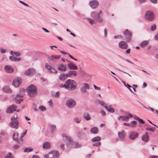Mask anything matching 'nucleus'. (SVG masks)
I'll use <instances>...</instances> for the list:
<instances>
[{
  "label": "nucleus",
  "mask_w": 158,
  "mask_h": 158,
  "mask_svg": "<svg viewBox=\"0 0 158 158\" xmlns=\"http://www.w3.org/2000/svg\"><path fill=\"white\" fill-rule=\"evenodd\" d=\"M77 84L73 80L69 79L67 80L64 84H60L59 86L60 88H64L69 91H73L76 89Z\"/></svg>",
  "instance_id": "1"
},
{
  "label": "nucleus",
  "mask_w": 158,
  "mask_h": 158,
  "mask_svg": "<svg viewBox=\"0 0 158 158\" xmlns=\"http://www.w3.org/2000/svg\"><path fill=\"white\" fill-rule=\"evenodd\" d=\"M27 94L30 97H35L37 93V88L33 85H29L26 89Z\"/></svg>",
  "instance_id": "2"
},
{
  "label": "nucleus",
  "mask_w": 158,
  "mask_h": 158,
  "mask_svg": "<svg viewBox=\"0 0 158 158\" xmlns=\"http://www.w3.org/2000/svg\"><path fill=\"white\" fill-rule=\"evenodd\" d=\"M59 153L58 151L52 150L48 153L47 155L44 156V158H58Z\"/></svg>",
  "instance_id": "3"
},
{
  "label": "nucleus",
  "mask_w": 158,
  "mask_h": 158,
  "mask_svg": "<svg viewBox=\"0 0 158 158\" xmlns=\"http://www.w3.org/2000/svg\"><path fill=\"white\" fill-rule=\"evenodd\" d=\"M25 92V90L24 89H20V94H17L16 95V96L15 97V102L19 104L20 102L23 101V99L22 98L18 99V98H20L21 97H23L24 95V93Z\"/></svg>",
  "instance_id": "4"
},
{
  "label": "nucleus",
  "mask_w": 158,
  "mask_h": 158,
  "mask_svg": "<svg viewBox=\"0 0 158 158\" xmlns=\"http://www.w3.org/2000/svg\"><path fill=\"white\" fill-rule=\"evenodd\" d=\"M76 105L75 101L72 98L67 100L66 102V105L69 108H73Z\"/></svg>",
  "instance_id": "5"
},
{
  "label": "nucleus",
  "mask_w": 158,
  "mask_h": 158,
  "mask_svg": "<svg viewBox=\"0 0 158 158\" xmlns=\"http://www.w3.org/2000/svg\"><path fill=\"white\" fill-rule=\"evenodd\" d=\"M63 140L65 142L67 146L68 147H70L73 143L72 140L69 137H68L65 134L62 135Z\"/></svg>",
  "instance_id": "6"
},
{
  "label": "nucleus",
  "mask_w": 158,
  "mask_h": 158,
  "mask_svg": "<svg viewBox=\"0 0 158 158\" xmlns=\"http://www.w3.org/2000/svg\"><path fill=\"white\" fill-rule=\"evenodd\" d=\"M145 17L147 20L152 21L154 18V15L151 11H148L145 13Z\"/></svg>",
  "instance_id": "7"
},
{
  "label": "nucleus",
  "mask_w": 158,
  "mask_h": 158,
  "mask_svg": "<svg viewBox=\"0 0 158 158\" xmlns=\"http://www.w3.org/2000/svg\"><path fill=\"white\" fill-rule=\"evenodd\" d=\"M17 108V106L15 105H12L10 106L6 110V112L7 113H11L16 111Z\"/></svg>",
  "instance_id": "8"
},
{
  "label": "nucleus",
  "mask_w": 158,
  "mask_h": 158,
  "mask_svg": "<svg viewBox=\"0 0 158 158\" xmlns=\"http://www.w3.org/2000/svg\"><path fill=\"white\" fill-rule=\"evenodd\" d=\"M35 73V70L32 68H29L24 73V74L26 76H32Z\"/></svg>",
  "instance_id": "9"
},
{
  "label": "nucleus",
  "mask_w": 158,
  "mask_h": 158,
  "mask_svg": "<svg viewBox=\"0 0 158 158\" xmlns=\"http://www.w3.org/2000/svg\"><path fill=\"white\" fill-rule=\"evenodd\" d=\"M22 82V79L20 77H17L15 78L13 81V85L15 87L19 86Z\"/></svg>",
  "instance_id": "10"
},
{
  "label": "nucleus",
  "mask_w": 158,
  "mask_h": 158,
  "mask_svg": "<svg viewBox=\"0 0 158 158\" xmlns=\"http://www.w3.org/2000/svg\"><path fill=\"white\" fill-rule=\"evenodd\" d=\"M89 5L91 8L94 9L98 7L99 2L97 0H93L89 2Z\"/></svg>",
  "instance_id": "11"
},
{
  "label": "nucleus",
  "mask_w": 158,
  "mask_h": 158,
  "mask_svg": "<svg viewBox=\"0 0 158 158\" xmlns=\"http://www.w3.org/2000/svg\"><path fill=\"white\" fill-rule=\"evenodd\" d=\"M123 34L127 39V41L129 42L132 36L131 33L127 29H126L125 31L124 32Z\"/></svg>",
  "instance_id": "12"
},
{
  "label": "nucleus",
  "mask_w": 158,
  "mask_h": 158,
  "mask_svg": "<svg viewBox=\"0 0 158 158\" xmlns=\"http://www.w3.org/2000/svg\"><path fill=\"white\" fill-rule=\"evenodd\" d=\"M19 124V121L17 120L12 121L9 123V125L12 128L16 129L18 128Z\"/></svg>",
  "instance_id": "13"
},
{
  "label": "nucleus",
  "mask_w": 158,
  "mask_h": 158,
  "mask_svg": "<svg viewBox=\"0 0 158 158\" xmlns=\"http://www.w3.org/2000/svg\"><path fill=\"white\" fill-rule=\"evenodd\" d=\"M45 68L48 69V72L50 73H57L58 71L57 70H55V69L52 67L47 63L45 64Z\"/></svg>",
  "instance_id": "14"
},
{
  "label": "nucleus",
  "mask_w": 158,
  "mask_h": 158,
  "mask_svg": "<svg viewBox=\"0 0 158 158\" xmlns=\"http://www.w3.org/2000/svg\"><path fill=\"white\" fill-rule=\"evenodd\" d=\"M89 89V85L86 83H84L83 84L82 86L80 88V90L83 93L86 92L87 89Z\"/></svg>",
  "instance_id": "15"
},
{
  "label": "nucleus",
  "mask_w": 158,
  "mask_h": 158,
  "mask_svg": "<svg viewBox=\"0 0 158 158\" xmlns=\"http://www.w3.org/2000/svg\"><path fill=\"white\" fill-rule=\"evenodd\" d=\"M138 134L136 131H132L131 132L129 135L130 139L134 140L138 138Z\"/></svg>",
  "instance_id": "16"
},
{
  "label": "nucleus",
  "mask_w": 158,
  "mask_h": 158,
  "mask_svg": "<svg viewBox=\"0 0 158 158\" xmlns=\"http://www.w3.org/2000/svg\"><path fill=\"white\" fill-rule=\"evenodd\" d=\"M118 45L120 48L122 49H126L127 48V44L126 42L124 41H122L120 42Z\"/></svg>",
  "instance_id": "17"
},
{
  "label": "nucleus",
  "mask_w": 158,
  "mask_h": 158,
  "mask_svg": "<svg viewBox=\"0 0 158 158\" xmlns=\"http://www.w3.org/2000/svg\"><path fill=\"white\" fill-rule=\"evenodd\" d=\"M68 77H69L68 73L65 74L64 73L60 74L59 77L60 80L61 81L66 80Z\"/></svg>",
  "instance_id": "18"
},
{
  "label": "nucleus",
  "mask_w": 158,
  "mask_h": 158,
  "mask_svg": "<svg viewBox=\"0 0 158 158\" xmlns=\"http://www.w3.org/2000/svg\"><path fill=\"white\" fill-rule=\"evenodd\" d=\"M4 69L8 73H12L14 71L13 68L8 65H6L4 67Z\"/></svg>",
  "instance_id": "19"
},
{
  "label": "nucleus",
  "mask_w": 158,
  "mask_h": 158,
  "mask_svg": "<svg viewBox=\"0 0 158 158\" xmlns=\"http://www.w3.org/2000/svg\"><path fill=\"white\" fill-rule=\"evenodd\" d=\"M142 140L145 142H147L149 140V136L147 132L143 135L142 137Z\"/></svg>",
  "instance_id": "20"
},
{
  "label": "nucleus",
  "mask_w": 158,
  "mask_h": 158,
  "mask_svg": "<svg viewBox=\"0 0 158 158\" xmlns=\"http://www.w3.org/2000/svg\"><path fill=\"white\" fill-rule=\"evenodd\" d=\"M51 143L48 141L44 143L43 144V148L44 149H48L51 147Z\"/></svg>",
  "instance_id": "21"
},
{
  "label": "nucleus",
  "mask_w": 158,
  "mask_h": 158,
  "mask_svg": "<svg viewBox=\"0 0 158 158\" xmlns=\"http://www.w3.org/2000/svg\"><path fill=\"white\" fill-rule=\"evenodd\" d=\"M2 90L3 92L6 93H11L12 90L8 86H4L2 89Z\"/></svg>",
  "instance_id": "22"
},
{
  "label": "nucleus",
  "mask_w": 158,
  "mask_h": 158,
  "mask_svg": "<svg viewBox=\"0 0 158 158\" xmlns=\"http://www.w3.org/2000/svg\"><path fill=\"white\" fill-rule=\"evenodd\" d=\"M67 73L69 77H70L73 76H76L78 74L77 72L74 70L70 71Z\"/></svg>",
  "instance_id": "23"
},
{
  "label": "nucleus",
  "mask_w": 158,
  "mask_h": 158,
  "mask_svg": "<svg viewBox=\"0 0 158 158\" xmlns=\"http://www.w3.org/2000/svg\"><path fill=\"white\" fill-rule=\"evenodd\" d=\"M118 135L119 138L121 140L124 139L126 136V134L124 131H123L121 132H118Z\"/></svg>",
  "instance_id": "24"
},
{
  "label": "nucleus",
  "mask_w": 158,
  "mask_h": 158,
  "mask_svg": "<svg viewBox=\"0 0 158 158\" xmlns=\"http://www.w3.org/2000/svg\"><path fill=\"white\" fill-rule=\"evenodd\" d=\"M84 118L86 120H89L91 119V118L89 114L87 112H85L83 114Z\"/></svg>",
  "instance_id": "25"
},
{
  "label": "nucleus",
  "mask_w": 158,
  "mask_h": 158,
  "mask_svg": "<svg viewBox=\"0 0 158 158\" xmlns=\"http://www.w3.org/2000/svg\"><path fill=\"white\" fill-rule=\"evenodd\" d=\"M104 107L108 112H110L113 113L115 112L114 109L111 105L109 106L108 107L107 106H104Z\"/></svg>",
  "instance_id": "26"
},
{
  "label": "nucleus",
  "mask_w": 158,
  "mask_h": 158,
  "mask_svg": "<svg viewBox=\"0 0 158 158\" xmlns=\"http://www.w3.org/2000/svg\"><path fill=\"white\" fill-rule=\"evenodd\" d=\"M66 65L64 64H61L58 67V69L61 71H65L66 70Z\"/></svg>",
  "instance_id": "27"
},
{
  "label": "nucleus",
  "mask_w": 158,
  "mask_h": 158,
  "mask_svg": "<svg viewBox=\"0 0 158 158\" xmlns=\"http://www.w3.org/2000/svg\"><path fill=\"white\" fill-rule=\"evenodd\" d=\"M68 66L69 68L71 70H76L78 69L77 67V66L72 63L68 64Z\"/></svg>",
  "instance_id": "28"
},
{
  "label": "nucleus",
  "mask_w": 158,
  "mask_h": 158,
  "mask_svg": "<svg viewBox=\"0 0 158 158\" xmlns=\"http://www.w3.org/2000/svg\"><path fill=\"white\" fill-rule=\"evenodd\" d=\"M60 57V55H58L55 56L54 55H52L49 56L48 59L50 60H53L55 59H59Z\"/></svg>",
  "instance_id": "29"
},
{
  "label": "nucleus",
  "mask_w": 158,
  "mask_h": 158,
  "mask_svg": "<svg viewBox=\"0 0 158 158\" xmlns=\"http://www.w3.org/2000/svg\"><path fill=\"white\" fill-rule=\"evenodd\" d=\"M10 60L13 61L17 62L21 60V58H16L13 56H10L9 57Z\"/></svg>",
  "instance_id": "30"
},
{
  "label": "nucleus",
  "mask_w": 158,
  "mask_h": 158,
  "mask_svg": "<svg viewBox=\"0 0 158 158\" xmlns=\"http://www.w3.org/2000/svg\"><path fill=\"white\" fill-rule=\"evenodd\" d=\"M90 132L93 134H97L98 132V130L97 128L94 127L91 128Z\"/></svg>",
  "instance_id": "31"
},
{
  "label": "nucleus",
  "mask_w": 158,
  "mask_h": 158,
  "mask_svg": "<svg viewBox=\"0 0 158 158\" xmlns=\"http://www.w3.org/2000/svg\"><path fill=\"white\" fill-rule=\"evenodd\" d=\"M91 17L94 18L95 19H96L97 18V17H98V13L95 12V11H94L92 12L91 13Z\"/></svg>",
  "instance_id": "32"
},
{
  "label": "nucleus",
  "mask_w": 158,
  "mask_h": 158,
  "mask_svg": "<svg viewBox=\"0 0 158 158\" xmlns=\"http://www.w3.org/2000/svg\"><path fill=\"white\" fill-rule=\"evenodd\" d=\"M148 44V42L147 40L143 41L140 44V46L141 47L144 48L146 47Z\"/></svg>",
  "instance_id": "33"
},
{
  "label": "nucleus",
  "mask_w": 158,
  "mask_h": 158,
  "mask_svg": "<svg viewBox=\"0 0 158 158\" xmlns=\"http://www.w3.org/2000/svg\"><path fill=\"white\" fill-rule=\"evenodd\" d=\"M77 136L79 139H83L84 138L85 135L84 133L79 132L77 134Z\"/></svg>",
  "instance_id": "34"
},
{
  "label": "nucleus",
  "mask_w": 158,
  "mask_h": 158,
  "mask_svg": "<svg viewBox=\"0 0 158 158\" xmlns=\"http://www.w3.org/2000/svg\"><path fill=\"white\" fill-rule=\"evenodd\" d=\"M137 124V122L136 121H133L129 123V127H135Z\"/></svg>",
  "instance_id": "35"
},
{
  "label": "nucleus",
  "mask_w": 158,
  "mask_h": 158,
  "mask_svg": "<svg viewBox=\"0 0 158 158\" xmlns=\"http://www.w3.org/2000/svg\"><path fill=\"white\" fill-rule=\"evenodd\" d=\"M86 19L91 25H93L95 23V21L94 19H91L90 18H87Z\"/></svg>",
  "instance_id": "36"
},
{
  "label": "nucleus",
  "mask_w": 158,
  "mask_h": 158,
  "mask_svg": "<svg viewBox=\"0 0 158 158\" xmlns=\"http://www.w3.org/2000/svg\"><path fill=\"white\" fill-rule=\"evenodd\" d=\"M101 140V138L99 136H96L94 137L92 139V141L93 142H97L100 141Z\"/></svg>",
  "instance_id": "37"
},
{
  "label": "nucleus",
  "mask_w": 158,
  "mask_h": 158,
  "mask_svg": "<svg viewBox=\"0 0 158 158\" xmlns=\"http://www.w3.org/2000/svg\"><path fill=\"white\" fill-rule=\"evenodd\" d=\"M19 135L18 133H15L14 134L13 136V139L15 141L18 140V137Z\"/></svg>",
  "instance_id": "38"
},
{
  "label": "nucleus",
  "mask_w": 158,
  "mask_h": 158,
  "mask_svg": "<svg viewBox=\"0 0 158 158\" xmlns=\"http://www.w3.org/2000/svg\"><path fill=\"white\" fill-rule=\"evenodd\" d=\"M10 54L12 56L15 55L16 56H19L21 55V53L19 52H13L11 51L10 52Z\"/></svg>",
  "instance_id": "39"
},
{
  "label": "nucleus",
  "mask_w": 158,
  "mask_h": 158,
  "mask_svg": "<svg viewBox=\"0 0 158 158\" xmlns=\"http://www.w3.org/2000/svg\"><path fill=\"white\" fill-rule=\"evenodd\" d=\"M50 127L51 128V132L53 133L54 130H55V129L56 128V125H55L52 124V125H50Z\"/></svg>",
  "instance_id": "40"
},
{
  "label": "nucleus",
  "mask_w": 158,
  "mask_h": 158,
  "mask_svg": "<svg viewBox=\"0 0 158 158\" xmlns=\"http://www.w3.org/2000/svg\"><path fill=\"white\" fill-rule=\"evenodd\" d=\"M97 102L101 105V106H103L104 107V106H104V105L105 104V102L102 100H100L98 99L97 100Z\"/></svg>",
  "instance_id": "41"
},
{
  "label": "nucleus",
  "mask_w": 158,
  "mask_h": 158,
  "mask_svg": "<svg viewBox=\"0 0 158 158\" xmlns=\"http://www.w3.org/2000/svg\"><path fill=\"white\" fill-rule=\"evenodd\" d=\"M96 20L100 23L102 22L103 21V18L100 16L98 17Z\"/></svg>",
  "instance_id": "42"
},
{
  "label": "nucleus",
  "mask_w": 158,
  "mask_h": 158,
  "mask_svg": "<svg viewBox=\"0 0 158 158\" xmlns=\"http://www.w3.org/2000/svg\"><path fill=\"white\" fill-rule=\"evenodd\" d=\"M73 119L74 121L77 123H80L81 121V120L80 118L76 117L74 118Z\"/></svg>",
  "instance_id": "43"
},
{
  "label": "nucleus",
  "mask_w": 158,
  "mask_h": 158,
  "mask_svg": "<svg viewBox=\"0 0 158 158\" xmlns=\"http://www.w3.org/2000/svg\"><path fill=\"white\" fill-rule=\"evenodd\" d=\"M156 28V24H154L152 25L150 29L152 31H155Z\"/></svg>",
  "instance_id": "44"
},
{
  "label": "nucleus",
  "mask_w": 158,
  "mask_h": 158,
  "mask_svg": "<svg viewBox=\"0 0 158 158\" xmlns=\"http://www.w3.org/2000/svg\"><path fill=\"white\" fill-rule=\"evenodd\" d=\"M33 150V149L31 148H26L24 149V152H28L31 151Z\"/></svg>",
  "instance_id": "45"
},
{
  "label": "nucleus",
  "mask_w": 158,
  "mask_h": 158,
  "mask_svg": "<svg viewBox=\"0 0 158 158\" xmlns=\"http://www.w3.org/2000/svg\"><path fill=\"white\" fill-rule=\"evenodd\" d=\"M124 85L125 86H126L133 93L131 89V88H132V87L130 85L128 84H126L125 83H124Z\"/></svg>",
  "instance_id": "46"
},
{
  "label": "nucleus",
  "mask_w": 158,
  "mask_h": 158,
  "mask_svg": "<svg viewBox=\"0 0 158 158\" xmlns=\"http://www.w3.org/2000/svg\"><path fill=\"white\" fill-rule=\"evenodd\" d=\"M12 155V154L11 153L9 152L5 158H14Z\"/></svg>",
  "instance_id": "47"
},
{
  "label": "nucleus",
  "mask_w": 158,
  "mask_h": 158,
  "mask_svg": "<svg viewBox=\"0 0 158 158\" xmlns=\"http://www.w3.org/2000/svg\"><path fill=\"white\" fill-rule=\"evenodd\" d=\"M39 109L41 111H44L46 110L45 107L42 106H39Z\"/></svg>",
  "instance_id": "48"
},
{
  "label": "nucleus",
  "mask_w": 158,
  "mask_h": 158,
  "mask_svg": "<svg viewBox=\"0 0 158 158\" xmlns=\"http://www.w3.org/2000/svg\"><path fill=\"white\" fill-rule=\"evenodd\" d=\"M128 119V118L127 116H122V120H123L127 121Z\"/></svg>",
  "instance_id": "49"
},
{
  "label": "nucleus",
  "mask_w": 158,
  "mask_h": 158,
  "mask_svg": "<svg viewBox=\"0 0 158 158\" xmlns=\"http://www.w3.org/2000/svg\"><path fill=\"white\" fill-rule=\"evenodd\" d=\"M101 144V143L100 142L94 143L93 144V146H94L98 147Z\"/></svg>",
  "instance_id": "50"
},
{
  "label": "nucleus",
  "mask_w": 158,
  "mask_h": 158,
  "mask_svg": "<svg viewBox=\"0 0 158 158\" xmlns=\"http://www.w3.org/2000/svg\"><path fill=\"white\" fill-rule=\"evenodd\" d=\"M48 104L50 107H53L52 102L51 100H50L48 101Z\"/></svg>",
  "instance_id": "51"
},
{
  "label": "nucleus",
  "mask_w": 158,
  "mask_h": 158,
  "mask_svg": "<svg viewBox=\"0 0 158 158\" xmlns=\"http://www.w3.org/2000/svg\"><path fill=\"white\" fill-rule=\"evenodd\" d=\"M19 2L20 3H21L22 4H23V5H24V6H27V7H29V6L26 3H25L24 2H23L22 1H20V0H19Z\"/></svg>",
  "instance_id": "52"
},
{
  "label": "nucleus",
  "mask_w": 158,
  "mask_h": 158,
  "mask_svg": "<svg viewBox=\"0 0 158 158\" xmlns=\"http://www.w3.org/2000/svg\"><path fill=\"white\" fill-rule=\"evenodd\" d=\"M146 130L147 131H150L153 132H154L155 131L154 130L151 128L147 127Z\"/></svg>",
  "instance_id": "53"
},
{
  "label": "nucleus",
  "mask_w": 158,
  "mask_h": 158,
  "mask_svg": "<svg viewBox=\"0 0 158 158\" xmlns=\"http://www.w3.org/2000/svg\"><path fill=\"white\" fill-rule=\"evenodd\" d=\"M127 113V117H128V119H129V118H132L133 117V115L130 113L129 112H128Z\"/></svg>",
  "instance_id": "54"
},
{
  "label": "nucleus",
  "mask_w": 158,
  "mask_h": 158,
  "mask_svg": "<svg viewBox=\"0 0 158 158\" xmlns=\"http://www.w3.org/2000/svg\"><path fill=\"white\" fill-rule=\"evenodd\" d=\"M17 118V115H14L13 117H12L11 118V120L12 121H14L15 120H17L16 119Z\"/></svg>",
  "instance_id": "55"
},
{
  "label": "nucleus",
  "mask_w": 158,
  "mask_h": 158,
  "mask_svg": "<svg viewBox=\"0 0 158 158\" xmlns=\"http://www.w3.org/2000/svg\"><path fill=\"white\" fill-rule=\"evenodd\" d=\"M16 141L19 143H20L21 142H22L23 141L22 138H21V137H20L19 139H18V140Z\"/></svg>",
  "instance_id": "56"
},
{
  "label": "nucleus",
  "mask_w": 158,
  "mask_h": 158,
  "mask_svg": "<svg viewBox=\"0 0 158 158\" xmlns=\"http://www.w3.org/2000/svg\"><path fill=\"white\" fill-rule=\"evenodd\" d=\"M59 91H58L54 95V96L56 98H58L59 97Z\"/></svg>",
  "instance_id": "57"
},
{
  "label": "nucleus",
  "mask_w": 158,
  "mask_h": 158,
  "mask_svg": "<svg viewBox=\"0 0 158 158\" xmlns=\"http://www.w3.org/2000/svg\"><path fill=\"white\" fill-rule=\"evenodd\" d=\"M6 51V49L3 48H0V52L2 53H5Z\"/></svg>",
  "instance_id": "58"
},
{
  "label": "nucleus",
  "mask_w": 158,
  "mask_h": 158,
  "mask_svg": "<svg viewBox=\"0 0 158 158\" xmlns=\"http://www.w3.org/2000/svg\"><path fill=\"white\" fill-rule=\"evenodd\" d=\"M140 123H142V124H143L145 123V122L141 119L139 118L138 121Z\"/></svg>",
  "instance_id": "59"
},
{
  "label": "nucleus",
  "mask_w": 158,
  "mask_h": 158,
  "mask_svg": "<svg viewBox=\"0 0 158 158\" xmlns=\"http://www.w3.org/2000/svg\"><path fill=\"white\" fill-rule=\"evenodd\" d=\"M67 54L69 55V56L71 59L77 61V60L74 58L71 55H70L69 53H67Z\"/></svg>",
  "instance_id": "60"
},
{
  "label": "nucleus",
  "mask_w": 158,
  "mask_h": 158,
  "mask_svg": "<svg viewBox=\"0 0 158 158\" xmlns=\"http://www.w3.org/2000/svg\"><path fill=\"white\" fill-rule=\"evenodd\" d=\"M27 131L26 130L25 132H23L21 134V138H23L24 136L27 132Z\"/></svg>",
  "instance_id": "61"
},
{
  "label": "nucleus",
  "mask_w": 158,
  "mask_h": 158,
  "mask_svg": "<svg viewBox=\"0 0 158 158\" xmlns=\"http://www.w3.org/2000/svg\"><path fill=\"white\" fill-rule=\"evenodd\" d=\"M101 113L102 116H105L106 114V112L103 110H101Z\"/></svg>",
  "instance_id": "62"
},
{
  "label": "nucleus",
  "mask_w": 158,
  "mask_h": 158,
  "mask_svg": "<svg viewBox=\"0 0 158 158\" xmlns=\"http://www.w3.org/2000/svg\"><path fill=\"white\" fill-rule=\"evenodd\" d=\"M104 34H105L104 36L105 37H106L107 34V31L106 29H104Z\"/></svg>",
  "instance_id": "63"
},
{
  "label": "nucleus",
  "mask_w": 158,
  "mask_h": 158,
  "mask_svg": "<svg viewBox=\"0 0 158 158\" xmlns=\"http://www.w3.org/2000/svg\"><path fill=\"white\" fill-rule=\"evenodd\" d=\"M60 147L62 150L64 149V144L63 143H61L60 145Z\"/></svg>",
  "instance_id": "64"
}]
</instances>
